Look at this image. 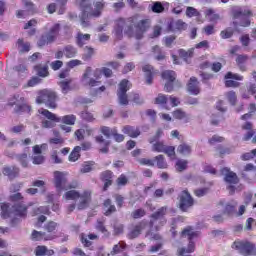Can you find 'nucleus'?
I'll return each mask as SVG.
<instances>
[{
    "label": "nucleus",
    "instance_id": "nucleus-11",
    "mask_svg": "<svg viewBox=\"0 0 256 256\" xmlns=\"http://www.w3.org/2000/svg\"><path fill=\"white\" fill-rule=\"evenodd\" d=\"M38 113L40 115H43L46 119H52L53 121H56V123H64L65 125H75V121H77V117L75 115H65L62 117H58L54 113L50 112L47 109H39Z\"/></svg>",
    "mask_w": 256,
    "mask_h": 256
},
{
    "label": "nucleus",
    "instance_id": "nucleus-50",
    "mask_svg": "<svg viewBox=\"0 0 256 256\" xmlns=\"http://www.w3.org/2000/svg\"><path fill=\"white\" fill-rule=\"evenodd\" d=\"M179 56L184 59L185 61H187V59H189V57H193V49L189 50V51H185L183 49H180L178 51Z\"/></svg>",
    "mask_w": 256,
    "mask_h": 256
},
{
    "label": "nucleus",
    "instance_id": "nucleus-14",
    "mask_svg": "<svg viewBox=\"0 0 256 256\" xmlns=\"http://www.w3.org/2000/svg\"><path fill=\"white\" fill-rule=\"evenodd\" d=\"M59 23L54 24L48 33L41 36V38L38 41L39 47H43L44 45H49V43H53L55 39H57V35H59V29H60Z\"/></svg>",
    "mask_w": 256,
    "mask_h": 256
},
{
    "label": "nucleus",
    "instance_id": "nucleus-26",
    "mask_svg": "<svg viewBox=\"0 0 256 256\" xmlns=\"http://www.w3.org/2000/svg\"><path fill=\"white\" fill-rule=\"evenodd\" d=\"M173 117L174 119H179V121H183L184 123H189V121H191V116L181 109L175 110L173 112Z\"/></svg>",
    "mask_w": 256,
    "mask_h": 256
},
{
    "label": "nucleus",
    "instance_id": "nucleus-48",
    "mask_svg": "<svg viewBox=\"0 0 256 256\" xmlns=\"http://www.w3.org/2000/svg\"><path fill=\"white\" fill-rule=\"evenodd\" d=\"M70 85H71V80H65V81L60 82V87H61L62 93L64 95H67V93L69 91H71V86Z\"/></svg>",
    "mask_w": 256,
    "mask_h": 256
},
{
    "label": "nucleus",
    "instance_id": "nucleus-5",
    "mask_svg": "<svg viewBox=\"0 0 256 256\" xmlns=\"http://www.w3.org/2000/svg\"><path fill=\"white\" fill-rule=\"evenodd\" d=\"M165 215H167V206L161 207L151 215L150 231L146 233V237H150V239H154V241H160L161 235L153 233V231H159V229L167 223Z\"/></svg>",
    "mask_w": 256,
    "mask_h": 256
},
{
    "label": "nucleus",
    "instance_id": "nucleus-47",
    "mask_svg": "<svg viewBox=\"0 0 256 256\" xmlns=\"http://www.w3.org/2000/svg\"><path fill=\"white\" fill-rule=\"evenodd\" d=\"M155 161H157L158 169H167V162L165 161L163 155L156 156Z\"/></svg>",
    "mask_w": 256,
    "mask_h": 256
},
{
    "label": "nucleus",
    "instance_id": "nucleus-17",
    "mask_svg": "<svg viewBox=\"0 0 256 256\" xmlns=\"http://www.w3.org/2000/svg\"><path fill=\"white\" fill-rule=\"evenodd\" d=\"M130 88L131 86L129 84V80L124 79L120 82L117 93L120 105H129V99L127 98V90Z\"/></svg>",
    "mask_w": 256,
    "mask_h": 256
},
{
    "label": "nucleus",
    "instance_id": "nucleus-10",
    "mask_svg": "<svg viewBox=\"0 0 256 256\" xmlns=\"http://www.w3.org/2000/svg\"><path fill=\"white\" fill-rule=\"evenodd\" d=\"M10 107L15 106L16 113H31V106L25 104V96L23 93H16L12 98L8 100Z\"/></svg>",
    "mask_w": 256,
    "mask_h": 256
},
{
    "label": "nucleus",
    "instance_id": "nucleus-12",
    "mask_svg": "<svg viewBox=\"0 0 256 256\" xmlns=\"http://www.w3.org/2000/svg\"><path fill=\"white\" fill-rule=\"evenodd\" d=\"M233 249H236L240 255L249 256L256 255V246L254 243L244 240V241H235L232 245Z\"/></svg>",
    "mask_w": 256,
    "mask_h": 256
},
{
    "label": "nucleus",
    "instance_id": "nucleus-13",
    "mask_svg": "<svg viewBox=\"0 0 256 256\" xmlns=\"http://www.w3.org/2000/svg\"><path fill=\"white\" fill-rule=\"evenodd\" d=\"M56 99L57 95L55 94V92L43 90L39 92L36 102L45 103V105L49 107V109H55V107H57V104L55 103Z\"/></svg>",
    "mask_w": 256,
    "mask_h": 256
},
{
    "label": "nucleus",
    "instance_id": "nucleus-3",
    "mask_svg": "<svg viewBox=\"0 0 256 256\" xmlns=\"http://www.w3.org/2000/svg\"><path fill=\"white\" fill-rule=\"evenodd\" d=\"M76 5L82 12L80 16L82 27H89V19L91 17H101V13L105 7V1H96L94 3V9L91 5V0H76Z\"/></svg>",
    "mask_w": 256,
    "mask_h": 256
},
{
    "label": "nucleus",
    "instance_id": "nucleus-43",
    "mask_svg": "<svg viewBox=\"0 0 256 256\" xmlns=\"http://www.w3.org/2000/svg\"><path fill=\"white\" fill-rule=\"evenodd\" d=\"M93 55H95V50L89 46H86L84 48V54L82 56V59L84 61H89V59H91V57H93Z\"/></svg>",
    "mask_w": 256,
    "mask_h": 256
},
{
    "label": "nucleus",
    "instance_id": "nucleus-40",
    "mask_svg": "<svg viewBox=\"0 0 256 256\" xmlns=\"http://www.w3.org/2000/svg\"><path fill=\"white\" fill-rule=\"evenodd\" d=\"M94 239H97V235L95 234H89L88 237L85 234L81 235V241L85 247H91V241Z\"/></svg>",
    "mask_w": 256,
    "mask_h": 256
},
{
    "label": "nucleus",
    "instance_id": "nucleus-1",
    "mask_svg": "<svg viewBox=\"0 0 256 256\" xmlns=\"http://www.w3.org/2000/svg\"><path fill=\"white\" fill-rule=\"evenodd\" d=\"M151 27V19L139 20V16L118 18L114 21L113 35L117 41L123 39V33L128 37L143 39L145 31Z\"/></svg>",
    "mask_w": 256,
    "mask_h": 256
},
{
    "label": "nucleus",
    "instance_id": "nucleus-28",
    "mask_svg": "<svg viewBox=\"0 0 256 256\" xmlns=\"http://www.w3.org/2000/svg\"><path fill=\"white\" fill-rule=\"evenodd\" d=\"M123 133L125 135H128L129 137H132L133 139L139 137V135H141V131H139L138 128H135L133 126H125L122 129Z\"/></svg>",
    "mask_w": 256,
    "mask_h": 256
},
{
    "label": "nucleus",
    "instance_id": "nucleus-25",
    "mask_svg": "<svg viewBox=\"0 0 256 256\" xmlns=\"http://www.w3.org/2000/svg\"><path fill=\"white\" fill-rule=\"evenodd\" d=\"M143 229H145V222H140L129 232V239H136V237L141 235V231H143Z\"/></svg>",
    "mask_w": 256,
    "mask_h": 256
},
{
    "label": "nucleus",
    "instance_id": "nucleus-51",
    "mask_svg": "<svg viewBox=\"0 0 256 256\" xmlns=\"http://www.w3.org/2000/svg\"><path fill=\"white\" fill-rule=\"evenodd\" d=\"M55 123H57V121L53 119L42 120V127L44 129H53V127H55Z\"/></svg>",
    "mask_w": 256,
    "mask_h": 256
},
{
    "label": "nucleus",
    "instance_id": "nucleus-42",
    "mask_svg": "<svg viewBox=\"0 0 256 256\" xmlns=\"http://www.w3.org/2000/svg\"><path fill=\"white\" fill-rule=\"evenodd\" d=\"M177 152L180 153V155H191V146L189 144H180L177 148Z\"/></svg>",
    "mask_w": 256,
    "mask_h": 256
},
{
    "label": "nucleus",
    "instance_id": "nucleus-52",
    "mask_svg": "<svg viewBox=\"0 0 256 256\" xmlns=\"http://www.w3.org/2000/svg\"><path fill=\"white\" fill-rule=\"evenodd\" d=\"M167 146L163 144V142H156L153 144V151H156L157 153H164Z\"/></svg>",
    "mask_w": 256,
    "mask_h": 256
},
{
    "label": "nucleus",
    "instance_id": "nucleus-37",
    "mask_svg": "<svg viewBox=\"0 0 256 256\" xmlns=\"http://www.w3.org/2000/svg\"><path fill=\"white\" fill-rule=\"evenodd\" d=\"M85 133H87V135H93V129L91 128H86L85 129H79L76 130L75 132V136L77 137L78 141H83Z\"/></svg>",
    "mask_w": 256,
    "mask_h": 256
},
{
    "label": "nucleus",
    "instance_id": "nucleus-19",
    "mask_svg": "<svg viewBox=\"0 0 256 256\" xmlns=\"http://www.w3.org/2000/svg\"><path fill=\"white\" fill-rule=\"evenodd\" d=\"M179 207L181 211H189L191 207L193 206V197H191V194L187 190H184L179 195Z\"/></svg>",
    "mask_w": 256,
    "mask_h": 256
},
{
    "label": "nucleus",
    "instance_id": "nucleus-49",
    "mask_svg": "<svg viewBox=\"0 0 256 256\" xmlns=\"http://www.w3.org/2000/svg\"><path fill=\"white\" fill-rule=\"evenodd\" d=\"M94 165H95V162L84 163L81 168V173H90V171H93Z\"/></svg>",
    "mask_w": 256,
    "mask_h": 256
},
{
    "label": "nucleus",
    "instance_id": "nucleus-29",
    "mask_svg": "<svg viewBox=\"0 0 256 256\" xmlns=\"http://www.w3.org/2000/svg\"><path fill=\"white\" fill-rule=\"evenodd\" d=\"M143 71L145 73V77H146V82L148 85H151V83H153V75H154V70H153V66L151 65H145L143 66Z\"/></svg>",
    "mask_w": 256,
    "mask_h": 256
},
{
    "label": "nucleus",
    "instance_id": "nucleus-64",
    "mask_svg": "<svg viewBox=\"0 0 256 256\" xmlns=\"http://www.w3.org/2000/svg\"><path fill=\"white\" fill-rule=\"evenodd\" d=\"M41 213H43L44 215H49V207L41 206L37 208V210L35 211V215H41Z\"/></svg>",
    "mask_w": 256,
    "mask_h": 256
},
{
    "label": "nucleus",
    "instance_id": "nucleus-62",
    "mask_svg": "<svg viewBox=\"0 0 256 256\" xmlns=\"http://www.w3.org/2000/svg\"><path fill=\"white\" fill-rule=\"evenodd\" d=\"M255 156H256V152L254 149L251 152H246V153L242 154L241 159H242V161H249L250 159H253V157H255Z\"/></svg>",
    "mask_w": 256,
    "mask_h": 256
},
{
    "label": "nucleus",
    "instance_id": "nucleus-30",
    "mask_svg": "<svg viewBox=\"0 0 256 256\" xmlns=\"http://www.w3.org/2000/svg\"><path fill=\"white\" fill-rule=\"evenodd\" d=\"M3 174L6 175V177H9V179H15L17 175H19V168L14 166L5 167L3 169Z\"/></svg>",
    "mask_w": 256,
    "mask_h": 256
},
{
    "label": "nucleus",
    "instance_id": "nucleus-2",
    "mask_svg": "<svg viewBox=\"0 0 256 256\" xmlns=\"http://www.w3.org/2000/svg\"><path fill=\"white\" fill-rule=\"evenodd\" d=\"M10 199L15 203L12 208L8 203H1V217L2 219H11V225L15 226L19 223V219L27 217V206L19 201H23L21 193H16L10 196Z\"/></svg>",
    "mask_w": 256,
    "mask_h": 256
},
{
    "label": "nucleus",
    "instance_id": "nucleus-7",
    "mask_svg": "<svg viewBox=\"0 0 256 256\" xmlns=\"http://www.w3.org/2000/svg\"><path fill=\"white\" fill-rule=\"evenodd\" d=\"M182 238L187 237L189 243L187 248H179L178 255H185L187 253H193L195 251V240L199 237V232L193 230L191 226L186 227L181 234Z\"/></svg>",
    "mask_w": 256,
    "mask_h": 256
},
{
    "label": "nucleus",
    "instance_id": "nucleus-34",
    "mask_svg": "<svg viewBox=\"0 0 256 256\" xmlns=\"http://www.w3.org/2000/svg\"><path fill=\"white\" fill-rule=\"evenodd\" d=\"M81 146H76L69 155V161L75 163L81 157Z\"/></svg>",
    "mask_w": 256,
    "mask_h": 256
},
{
    "label": "nucleus",
    "instance_id": "nucleus-59",
    "mask_svg": "<svg viewBox=\"0 0 256 256\" xmlns=\"http://www.w3.org/2000/svg\"><path fill=\"white\" fill-rule=\"evenodd\" d=\"M187 163V160H178L176 162L177 171H185V169H187Z\"/></svg>",
    "mask_w": 256,
    "mask_h": 256
},
{
    "label": "nucleus",
    "instance_id": "nucleus-46",
    "mask_svg": "<svg viewBox=\"0 0 256 256\" xmlns=\"http://www.w3.org/2000/svg\"><path fill=\"white\" fill-rule=\"evenodd\" d=\"M117 128H109L107 126H103L101 128V133L109 139V137H113V134L116 133Z\"/></svg>",
    "mask_w": 256,
    "mask_h": 256
},
{
    "label": "nucleus",
    "instance_id": "nucleus-35",
    "mask_svg": "<svg viewBox=\"0 0 256 256\" xmlns=\"http://www.w3.org/2000/svg\"><path fill=\"white\" fill-rule=\"evenodd\" d=\"M96 142L102 146V148L100 149L102 153H107L109 151V141H105V139H103V136H97Z\"/></svg>",
    "mask_w": 256,
    "mask_h": 256
},
{
    "label": "nucleus",
    "instance_id": "nucleus-20",
    "mask_svg": "<svg viewBox=\"0 0 256 256\" xmlns=\"http://www.w3.org/2000/svg\"><path fill=\"white\" fill-rule=\"evenodd\" d=\"M175 71L173 70H166L162 73V79H165L167 83L164 86L165 91L171 93L173 91V81H175Z\"/></svg>",
    "mask_w": 256,
    "mask_h": 256
},
{
    "label": "nucleus",
    "instance_id": "nucleus-6",
    "mask_svg": "<svg viewBox=\"0 0 256 256\" xmlns=\"http://www.w3.org/2000/svg\"><path fill=\"white\" fill-rule=\"evenodd\" d=\"M66 201H78L77 208L79 210L87 209L89 203H91V191L85 190L83 193H79L77 190H69L64 194Z\"/></svg>",
    "mask_w": 256,
    "mask_h": 256
},
{
    "label": "nucleus",
    "instance_id": "nucleus-15",
    "mask_svg": "<svg viewBox=\"0 0 256 256\" xmlns=\"http://www.w3.org/2000/svg\"><path fill=\"white\" fill-rule=\"evenodd\" d=\"M221 175H224V181L229 184L227 189L230 193H235V185L239 183V177H237V174L229 168H222Z\"/></svg>",
    "mask_w": 256,
    "mask_h": 256
},
{
    "label": "nucleus",
    "instance_id": "nucleus-23",
    "mask_svg": "<svg viewBox=\"0 0 256 256\" xmlns=\"http://www.w3.org/2000/svg\"><path fill=\"white\" fill-rule=\"evenodd\" d=\"M188 91L191 93V95H199L200 88H199V81H197V78L191 77L190 81L188 83Z\"/></svg>",
    "mask_w": 256,
    "mask_h": 256
},
{
    "label": "nucleus",
    "instance_id": "nucleus-61",
    "mask_svg": "<svg viewBox=\"0 0 256 256\" xmlns=\"http://www.w3.org/2000/svg\"><path fill=\"white\" fill-rule=\"evenodd\" d=\"M133 219H141V217H145V210L144 209H137L132 212Z\"/></svg>",
    "mask_w": 256,
    "mask_h": 256
},
{
    "label": "nucleus",
    "instance_id": "nucleus-9",
    "mask_svg": "<svg viewBox=\"0 0 256 256\" xmlns=\"http://www.w3.org/2000/svg\"><path fill=\"white\" fill-rule=\"evenodd\" d=\"M68 175L69 173L67 172H54V185L57 191H69V189H77V182H67Z\"/></svg>",
    "mask_w": 256,
    "mask_h": 256
},
{
    "label": "nucleus",
    "instance_id": "nucleus-60",
    "mask_svg": "<svg viewBox=\"0 0 256 256\" xmlns=\"http://www.w3.org/2000/svg\"><path fill=\"white\" fill-rule=\"evenodd\" d=\"M153 51L154 53H158V55H156L157 61H163V59H165V54L161 52V48L159 46H154Z\"/></svg>",
    "mask_w": 256,
    "mask_h": 256
},
{
    "label": "nucleus",
    "instance_id": "nucleus-36",
    "mask_svg": "<svg viewBox=\"0 0 256 256\" xmlns=\"http://www.w3.org/2000/svg\"><path fill=\"white\" fill-rule=\"evenodd\" d=\"M17 46L20 53H27L31 49V44H29L28 42H23V39L18 40Z\"/></svg>",
    "mask_w": 256,
    "mask_h": 256
},
{
    "label": "nucleus",
    "instance_id": "nucleus-45",
    "mask_svg": "<svg viewBox=\"0 0 256 256\" xmlns=\"http://www.w3.org/2000/svg\"><path fill=\"white\" fill-rule=\"evenodd\" d=\"M247 59H248L247 55H239V56H237L236 63L240 67L241 71H245V63H246Z\"/></svg>",
    "mask_w": 256,
    "mask_h": 256
},
{
    "label": "nucleus",
    "instance_id": "nucleus-39",
    "mask_svg": "<svg viewBox=\"0 0 256 256\" xmlns=\"http://www.w3.org/2000/svg\"><path fill=\"white\" fill-rule=\"evenodd\" d=\"M36 256H45V255H48V256H51L53 255V250H47V247L45 246H38L36 247Z\"/></svg>",
    "mask_w": 256,
    "mask_h": 256
},
{
    "label": "nucleus",
    "instance_id": "nucleus-57",
    "mask_svg": "<svg viewBox=\"0 0 256 256\" xmlns=\"http://www.w3.org/2000/svg\"><path fill=\"white\" fill-rule=\"evenodd\" d=\"M128 182L129 179H127V176H125L124 174H121L116 181L118 187H125V185H127Z\"/></svg>",
    "mask_w": 256,
    "mask_h": 256
},
{
    "label": "nucleus",
    "instance_id": "nucleus-58",
    "mask_svg": "<svg viewBox=\"0 0 256 256\" xmlns=\"http://www.w3.org/2000/svg\"><path fill=\"white\" fill-rule=\"evenodd\" d=\"M226 97L231 105H235V103H237V94H235L234 91L228 92Z\"/></svg>",
    "mask_w": 256,
    "mask_h": 256
},
{
    "label": "nucleus",
    "instance_id": "nucleus-44",
    "mask_svg": "<svg viewBox=\"0 0 256 256\" xmlns=\"http://www.w3.org/2000/svg\"><path fill=\"white\" fill-rule=\"evenodd\" d=\"M205 15L212 23L219 21V14H216L215 11H213V9L206 10Z\"/></svg>",
    "mask_w": 256,
    "mask_h": 256
},
{
    "label": "nucleus",
    "instance_id": "nucleus-21",
    "mask_svg": "<svg viewBox=\"0 0 256 256\" xmlns=\"http://www.w3.org/2000/svg\"><path fill=\"white\" fill-rule=\"evenodd\" d=\"M225 79H235V80H227L225 81V85L226 87H239V82L237 81H243V76L239 75V74H234L232 72H228L225 75Z\"/></svg>",
    "mask_w": 256,
    "mask_h": 256
},
{
    "label": "nucleus",
    "instance_id": "nucleus-56",
    "mask_svg": "<svg viewBox=\"0 0 256 256\" xmlns=\"http://www.w3.org/2000/svg\"><path fill=\"white\" fill-rule=\"evenodd\" d=\"M225 141V138L219 135H214L209 139L210 145H217V143H223Z\"/></svg>",
    "mask_w": 256,
    "mask_h": 256
},
{
    "label": "nucleus",
    "instance_id": "nucleus-27",
    "mask_svg": "<svg viewBox=\"0 0 256 256\" xmlns=\"http://www.w3.org/2000/svg\"><path fill=\"white\" fill-rule=\"evenodd\" d=\"M242 129L244 131H247V133L243 137V141H249V139L253 138V135H255V130H253V125L250 122H246Z\"/></svg>",
    "mask_w": 256,
    "mask_h": 256
},
{
    "label": "nucleus",
    "instance_id": "nucleus-4",
    "mask_svg": "<svg viewBox=\"0 0 256 256\" xmlns=\"http://www.w3.org/2000/svg\"><path fill=\"white\" fill-rule=\"evenodd\" d=\"M111 77L113 75V71L107 67L104 68H96L93 70L91 66H88L81 78V83L85 87H90L93 89L94 87H100L101 85V77Z\"/></svg>",
    "mask_w": 256,
    "mask_h": 256
},
{
    "label": "nucleus",
    "instance_id": "nucleus-31",
    "mask_svg": "<svg viewBox=\"0 0 256 256\" xmlns=\"http://www.w3.org/2000/svg\"><path fill=\"white\" fill-rule=\"evenodd\" d=\"M112 177H113V172H111L110 170H107L102 173L101 179H102V181L105 182L104 191H107V187H110Z\"/></svg>",
    "mask_w": 256,
    "mask_h": 256
},
{
    "label": "nucleus",
    "instance_id": "nucleus-18",
    "mask_svg": "<svg viewBox=\"0 0 256 256\" xmlns=\"http://www.w3.org/2000/svg\"><path fill=\"white\" fill-rule=\"evenodd\" d=\"M155 102L157 105H162L165 109H169L167 105H170V107H177L179 105V98L159 94Z\"/></svg>",
    "mask_w": 256,
    "mask_h": 256
},
{
    "label": "nucleus",
    "instance_id": "nucleus-16",
    "mask_svg": "<svg viewBox=\"0 0 256 256\" xmlns=\"http://www.w3.org/2000/svg\"><path fill=\"white\" fill-rule=\"evenodd\" d=\"M78 50L73 45H66L61 50H57L55 53V59H63V57H66V59H74V57H77Z\"/></svg>",
    "mask_w": 256,
    "mask_h": 256
},
{
    "label": "nucleus",
    "instance_id": "nucleus-22",
    "mask_svg": "<svg viewBox=\"0 0 256 256\" xmlns=\"http://www.w3.org/2000/svg\"><path fill=\"white\" fill-rule=\"evenodd\" d=\"M219 205L221 207H224L223 215H228V217H231V215H234L235 213V207H237V201L232 200L230 202H227L226 204L224 201H220Z\"/></svg>",
    "mask_w": 256,
    "mask_h": 256
},
{
    "label": "nucleus",
    "instance_id": "nucleus-54",
    "mask_svg": "<svg viewBox=\"0 0 256 256\" xmlns=\"http://www.w3.org/2000/svg\"><path fill=\"white\" fill-rule=\"evenodd\" d=\"M125 247H126V244L124 242H120L119 244L114 245L111 255L121 253V251H123Z\"/></svg>",
    "mask_w": 256,
    "mask_h": 256
},
{
    "label": "nucleus",
    "instance_id": "nucleus-53",
    "mask_svg": "<svg viewBox=\"0 0 256 256\" xmlns=\"http://www.w3.org/2000/svg\"><path fill=\"white\" fill-rule=\"evenodd\" d=\"M186 15H187L188 17H199V15H201V13H199V12L197 11V9H195V8H193V7H191V6H188V7L186 8Z\"/></svg>",
    "mask_w": 256,
    "mask_h": 256
},
{
    "label": "nucleus",
    "instance_id": "nucleus-24",
    "mask_svg": "<svg viewBox=\"0 0 256 256\" xmlns=\"http://www.w3.org/2000/svg\"><path fill=\"white\" fill-rule=\"evenodd\" d=\"M90 40V34H83L81 32H78L76 35V45H78V47H83V45H87Z\"/></svg>",
    "mask_w": 256,
    "mask_h": 256
},
{
    "label": "nucleus",
    "instance_id": "nucleus-8",
    "mask_svg": "<svg viewBox=\"0 0 256 256\" xmlns=\"http://www.w3.org/2000/svg\"><path fill=\"white\" fill-rule=\"evenodd\" d=\"M232 15L234 19H239V22H234L235 27L240 25V27H249L251 25V20L249 17L253 15V12L247 7H234L232 9Z\"/></svg>",
    "mask_w": 256,
    "mask_h": 256
},
{
    "label": "nucleus",
    "instance_id": "nucleus-32",
    "mask_svg": "<svg viewBox=\"0 0 256 256\" xmlns=\"http://www.w3.org/2000/svg\"><path fill=\"white\" fill-rule=\"evenodd\" d=\"M34 69L39 77H47L49 75V66L47 65H38Z\"/></svg>",
    "mask_w": 256,
    "mask_h": 256
},
{
    "label": "nucleus",
    "instance_id": "nucleus-38",
    "mask_svg": "<svg viewBox=\"0 0 256 256\" xmlns=\"http://www.w3.org/2000/svg\"><path fill=\"white\" fill-rule=\"evenodd\" d=\"M55 138H51L49 140L50 145H59V147L63 146V143H65V140L59 136V132L54 130Z\"/></svg>",
    "mask_w": 256,
    "mask_h": 256
},
{
    "label": "nucleus",
    "instance_id": "nucleus-55",
    "mask_svg": "<svg viewBox=\"0 0 256 256\" xmlns=\"http://www.w3.org/2000/svg\"><path fill=\"white\" fill-rule=\"evenodd\" d=\"M153 13H163L165 11V7H163V4L161 2H155L152 6Z\"/></svg>",
    "mask_w": 256,
    "mask_h": 256
},
{
    "label": "nucleus",
    "instance_id": "nucleus-63",
    "mask_svg": "<svg viewBox=\"0 0 256 256\" xmlns=\"http://www.w3.org/2000/svg\"><path fill=\"white\" fill-rule=\"evenodd\" d=\"M46 231H48V233H55V230L57 229V223L56 222H49L46 226H45Z\"/></svg>",
    "mask_w": 256,
    "mask_h": 256
},
{
    "label": "nucleus",
    "instance_id": "nucleus-33",
    "mask_svg": "<svg viewBox=\"0 0 256 256\" xmlns=\"http://www.w3.org/2000/svg\"><path fill=\"white\" fill-rule=\"evenodd\" d=\"M104 215L109 216L111 215V213H115L116 208L115 205L111 204V200L107 199L106 201H104Z\"/></svg>",
    "mask_w": 256,
    "mask_h": 256
},
{
    "label": "nucleus",
    "instance_id": "nucleus-41",
    "mask_svg": "<svg viewBox=\"0 0 256 256\" xmlns=\"http://www.w3.org/2000/svg\"><path fill=\"white\" fill-rule=\"evenodd\" d=\"M43 239H45V241H49V239H53V237L47 238L45 237V233L36 230L32 232L33 241H43Z\"/></svg>",
    "mask_w": 256,
    "mask_h": 256
}]
</instances>
